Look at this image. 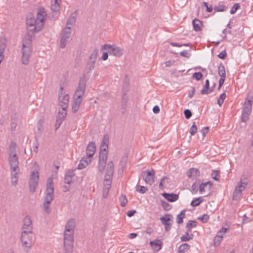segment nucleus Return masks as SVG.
Instances as JSON below:
<instances>
[{
    "instance_id": "obj_1",
    "label": "nucleus",
    "mask_w": 253,
    "mask_h": 253,
    "mask_svg": "<svg viewBox=\"0 0 253 253\" xmlns=\"http://www.w3.org/2000/svg\"><path fill=\"white\" fill-rule=\"evenodd\" d=\"M46 194L43 202V208L44 212L49 214L51 212L49 207L54 197V186L52 177L48 178L46 184Z\"/></svg>"
},
{
    "instance_id": "obj_2",
    "label": "nucleus",
    "mask_w": 253,
    "mask_h": 253,
    "mask_svg": "<svg viewBox=\"0 0 253 253\" xmlns=\"http://www.w3.org/2000/svg\"><path fill=\"white\" fill-rule=\"evenodd\" d=\"M74 233L64 231L63 238L64 253H73Z\"/></svg>"
},
{
    "instance_id": "obj_3",
    "label": "nucleus",
    "mask_w": 253,
    "mask_h": 253,
    "mask_svg": "<svg viewBox=\"0 0 253 253\" xmlns=\"http://www.w3.org/2000/svg\"><path fill=\"white\" fill-rule=\"evenodd\" d=\"M31 41L30 39H23L22 41V63L27 65L31 53Z\"/></svg>"
},
{
    "instance_id": "obj_4",
    "label": "nucleus",
    "mask_w": 253,
    "mask_h": 253,
    "mask_svg": "<svg viewBox=\"0 0 253 253\" xmlns=\"http://www.w3.org/2000/svg\"><path fill=\"white\" fill-rule=\"evenodd\" d=\"M114 169V165L113 161L109 162L107 166L106 174L104 178L105 183L103 186V187H105V189L106 190L107 192H109L111 186Z\"/></svg>"
},
{
    "instance_id": "obj_5",
    "label": "nucleus",
    "mask_w": 253,
    "mask_h": 253,
    "mask_svg": "<svg viewBox=\"0 0 253 253\" xmlns=\"http://www.w3.org/2000/svg\"><path fill=\"white\" fill-rule=\"evenodd\" d=\"M20 240L24 251L27 253L29 252L33 244L32 233H26V231H22Z\"/></svg>"
},
{
    "instance_id": "obj_6",
    "label": "nucleus",
    "mask_w": 253,
    "mask_h": 253,
    "mask_svg": "<svg viewBox=\"0 0 253 253\" xmlns=\"http://www.w3.org/2000/svg\"><path fill=\"white\" fill-rule=\"evenodd\" d=\"M101 50H105L108 52L110 55L116 57H120L123 55V50L115 44H104L102 46Z\"/></svg>"
},
{
    "instance_id": "obj_7",
    "label": "nucleus",
    "mask_w": 253,
    "mask_h": 253,
    "mask_svg": "<svg viewBox=\"0 0 253 253\" xmlns=\"http://www.w3.org/2000/svg\"><path fill=\"white\" fill-rule=\"evenodd\" d=\"M8 161L11 171H19V162L15 151L9 153Z\"/></svg>"
},
{
    "instance_id": "obj_8",
    "label": "nucleus",
    "mask_w": 253,
    "mask_h": 253,
    "mask_svg": "<svg viewBox=\"0 0 253 253\" xmlns=\"http://www.w3.org/2000/svg\"><path fill=\"white\" fill-rule=\"evenodd\" d=\"M38 21L32 15H30L26 19V24L27 25V31L33 32H39L41 30L37 28L39 25Z\"/></svg>"
},
{
    "instance_id": "obj_9",
    "label": "nucleus",
    "mask_w": 253,
    "mask_h": 253,
    "mask_svg": "<svg viewBox=\"0 0 253 253\" xmlns=\"http://www.w3.org/2000/svg\"><path fill=\"white\" fill-rule=\"evenodd\" d=\"M98 52V48L95 47L88 57L86 64V68L89 71H91L94 68V64L96 61Z\"/></svg>"
},
{
    "instance_id": "obj_10",
    "label": "nucleus",
    "mask_w": 253,
    "mask_h": 253,
    "mask_svg": "<svg viewBox=\"0 0 253 253\" xmlns=\"http://www.w3.org/2000/svg\"><path fill=\"white\" fill-rule=\"evenodd\" d=\"M46 16L47 13L45 9L42 7H39L36 18L39 22V25L37 26V28L39 30H41L43 27Z\"/></svg>"
},
{
    "instance_id": "obj_11",
    "label": "nucleus",
    "mask_w": 253,
    "mask_h": 253,
    "mask_svg": "<svg viewBox=\"0 0 253 253\" xmlns=\"http://www.w3.org/2000/svg\"><path fill=\"white\" fill-rule=\"evenodd\" d=\"M39 173L38 171H33L30 175L29 180V188L31 192L34 193L38 184Z\"/></svg>"
},
{
    "instance_id": "obj_12",
    "label": "nucleus",
    "mask_w": 253,
    "mask_h": 253,
    "mask_svg": "<svg viewBox=\"0 0 253 253\" xmlns=\"http://www.w3.org/2000/svg\"><path fill=\"white\" fill-rule=\"evenodd\" d=\"M71 36V27L66 26L60 39V46L61 48H64L66 47L67 43L68 42Z\"/></svg>"
},
{
    "instance_id": "obj_13",
    "label": "nucleus",
    "mask_w": 253,
    "mask_h": 253,
    "mask_svg": "<svg viewBox=\"0 0 253 253\" xmlns=\"http://www.w3.org/2000/svg\"><path fill=\"white\" fill-rule=\"evenodd\" d=\"M173 216L171 214L167 213L160 218V220L162 224L165 226V230L166 232H169L171 228L173 223Z\"/></svg>"
},
{
    "instance_id": "obj_14",
    "label": "nucleus",
    "mask_w": 253,
    "mask_h": 253,
    "mask_svg": "<svg viewBox=\"0 0 253 253\" xmlns=\"http://www.w3.org/2000/svg\"><path fill=\"white\" fill-rule=\"evenodd\" d=\"M86 80L84 77L81 78L78 87L76 89L74 96L82 99L86 87Z\"/></svg>"
},
{
    "instance_id": "obj_15",
    "label": "nucleus",
    "mask_w": 253,
    "mask_h": 253,
    "mask_svg": "<svg viewBox=\"0 0 253 253\" xmlns=\"http://www.w3.org/2000/svg\"><path fill=\"white\" fill-rule=\"evenodd\" d=\"M141 175L146 183L152 185L154 182L155 171L154 169L142 171Z\"/></svg>"
},
{
    "instance_id": "obj_16",
    "label": "nucleus",
    "mask_w": 253,
    "mask_h": 253,
    "mask_svg": "<svg viewBox=\"0 0 253 253\" xmlns=\"http://www.w3.org/2000/svg\"><path fill=\"white\" fill-rule=\"evenodd\" d=\"M69 98V96L67 94L63 95L60 94H59V105L62 108V111H61V112L66 111Z\"/></svg>"
},
{
    "instance_id": "obj_17",
    "label": "nucleus",
    "mask_w": 253,
    "mask_h": 253,
    "mask_svg": "<svg viewBox=\"0 0 253 253\" xmlns=\"http://www.w3.org/2000/svg\"><path fill=\"white\" fill-rule=\"evenodd\" d=\"M23 221L22 231H26V233H32L33 226L30 217L29 215H26L23 218Z\"/></svg>"
},
{
    "instance_id": "obj_18",
    "label": "nucleus",
    "mask_w": 253,
    "mask_h": 253,
    "mask_svg": "<svg viewBox=\"0 0 253 253\" xmlns=\"http://www.w3.org/2000/svg\"><path fill=\"white\" fill-rule=\"evenodd\" d=\"M253 103V96H251L250 99L246 98L243 107L242 113L246 114H250L252 111Z\"/></svg>"
},
{
    "instance_id": "obj_19",
    "label": "nucleus",
    "mask_w": 253,
    "mask_h": 253,
    "mask_svg": "<svg viewBox=\"0 0 253 253\" xmlns=\"http://www.w3.org/2000/svg\"><path fill=\"white\" fill-rule=\"evenodd\" d=\"M61 0H54V3H52L50 9L52 11V17L54 19L58 17L60 9V3Z\"/></svg>"
},
{
    "instance_id": "obj_20",
    "label": "nucleus",
    "mask_w": 253,
    "mask_h": 253,
    "mask_svg": "<svg viewBox=\"0 0 253 253\" xmlns=\"http://www.w3.org/2000/svg\"><path fill=\"white\" fill-rule=\"evenodd\" d=\"M76 227V221L74 218L68 220L65 226V230L66 232L74 233Z\"/></svg>"
},
{
    "instance_id": "obj_21",
    "label": "nucleus",
    "mask_w": 253,
    "mask_h": 253,
    "mask_svg": "<svg viewBox=\"0 0 253 253\" xmlns=\"http://www.w3.org/2000/svg\"><path fill=\"white\" fill-rule=\"evenodd\" d=\"M67 115V111L58 112V115L56 118V121L55 125V130H57L60 126L63 121L65 119Z\"/></svg>"
},
{
    "instance_id": "obj_22",
    "label": "nucleus",
    "mask_w": 253,
    "mask_h": 253,
    "mask_svg": "<svg viewBox=\"0 0 253 253\" xmlns=\"http://www.w3.org/2000/svg\"><path fill=\"white\" fill-rule=\"evenodd\" d=\"M96 145L94 142H90L86 149V154L88 158H91L96 151Z\"/></svg>"
},
{
    "instance_id": "obj_23",
    "label": "nucleus",
    "mask_w": 253,
    "mask_h": 253,
    "mask_svg": "<svg viewBox=\"0 0 253 253\" xmlns=\"http://www.w3.org/2000/svg\"><path fill=\"white\" fill-rule=\"evenodd\" d=\"M150 244L154 250L158 252L161 250L163 243L161 240L156 239L151 241Z\"/></svg>"
},
{
    "instance_id": "obj_24",
    "label": "nucleus",
    "mask_w": 253,
    "mask_h": 253,
    "mask_svg": "<svg viewBox=\"0 0 253 253\" xmlns=\"http://www.w3.org/2000/svg\"><path fill=\"white\" fill-rule=\"evenodd\" d=\"M162 195L170 202H175L179 198L178 195L174 193H163Z\"/></svg>"
},
{
    "instance_id": "obj_25",
    "label": "nucleus",
    "mask_w": 253,
    "mask_h": 253,
    "mask_svg": "<svg viewBox=\"0 0 253 253\" xmlns=\"http://www.w3.org/2000/svg\"><path fill=\"white\" fill-rule=\"evenodd\" d=\"M75 175V170L70 169L66 172L64 182L65 183L70 184L72 181V178Z\"/></svg>"
},
{
    "instance_id": "obj_26",
    "label": "nucleus",
    "mask_w": 253,
    "mask_h": 253,
    "mask_svg": "<svg viewBox=\"0 0 253 253\" xmlns=\"http://www.w3.org/2000/svg\"><path fill=\"white\" fill-rule=\"evenodd\" d=\"M200 172L197 169L191 168L188 170L187 175L189 178L195 179L200 175Z\"/></svg>"
},
{
    "instance_id": "obj_27",
    "label": "nucleus",
    "mask_w": 253,
    "mask_h": 253,
    "mask_svg": "<svg viewBox=\"0 0 253 253\" xmlns=\"http://www.w3.org/2000/svg\"><path fill=\"white\" fill-rule=\"evenodd\" d=\"M248 185V180L246 178L241 179L238 185L235 187V190L239 192L242 191L246 188Z\"/></svg>"
},
{
    "instance_id": "obj_28",
    "label": "nucleus",
    "mask_w": 253,
    "mask_h": 253,
    "mask_svg": "<svg viewBox=\"0 0 253 253\" xmlns=\"http://www.w3.org/2000/svg\"><path fill=\"white\" fill-rule=\"evenodd\" d=\"M82 99L78 97H76L74 96V101L72 105V111L73 113H76L81 104Z\"/></svg>"
},
{
    "instance_id": "obj_29",
    "label": "nucleus",
    "mask_w": 253,
    "mask_h": 253,
    "mask_svg": "<svg viewBox=\"0 0 253 253\" xmlns=\"http://www.w3.org/2000/svg\"><path fill=\"white\" fill-rule=\"evenodd\" d=\"M192 24L193 29L195 31L199 32L201 31V26H203V25L200 20L195 18L194 20H193Z\"/></svg>"
},
{
    "instance_id": "obj_30",
    "label": "nucleus",
    "mask_w": 253,
    "mask_h": 253,
    "mask_svg": "<svg viewBox=\"0 0 253 253\" xmlns=\"http://www.w3.org/2000/svg\"><path fill=\"white\" fill-rule=\"evenodd\" d=\"M212 91V89L210 88V81L208 79H207L205 82V84L203 89L201 91V93L202 94H207L211 92Z\"/></svg>"
},
{
    "instance_id": "obj_31",
    "label": "nucleus",
    "mask_w": 253,
    "mask_h": 253,
    "mask_svg": "<svg viewBox=\"0 0 253 253\" xmlns=\"http://www.w3.org/2000/svg\"><path fill=\"white\" fill-rule=\"evenodd\" d=\"M108 157L107 150H100L98 161L106 162Z\"/></svg>"
},
{
    "instance_id": "obj_32",
    "label": "nucleus",
    "mask_w": 253,
    "mask_h": 253,
    "mask_svg": "<svg viewBox=\"0 0 253 253\" xmlns=\"http://www.w3.org/2000/svg\"><path fill=\"white\" fill-rule=\"evenodd\" d=\"M108 142H109V138L107 135H105L103 138L102 141L101 145H100V149L102 150H107L108 148Z\"/></svg>"
},
{
    "instance_id": "obj_33",
    "label": "nucleus",
    "mask_w": 253,
    "mask_h": 253,
    "mask_svg": "<svg viewBox=\"0 0 253 253\" xmlns=\"http://www.w3.org/2000/svg\"><path fill=\"white\" fill-rule=\"evenodd\" d=\"M214 12H222L224 11L226 9V7L223 4V2H219L217 5L214 6L213 8Z\"/></svg>"
},
{
    "instance_id": "obj_34",
    "label": "nucleus",
    "mask_w": 253,
    "mask_h": 253,
    "mask_svg": "<svg viewBox=\"0 0 253 253\" xmlns=\"http://www.w3.org/2000/svg\"><path fill=\"white\" fill-rule=\"evenodd\" d=\"M185 210H183L181 211L180 213L176 216V222L177 224H180L183 222V218L185 217Z\"/></svg>"
},
{
    "instance_id": "obj_35",
    "label": "nucleus",
    "mask_w": 253,
    "mask_h": 253,
    "mask_svg": "<svg viewBox=\"0 0 253 253\" xmlns=\"http://www.w3.org/2000/svg\"><path fill=\"white\" fill-rule=\"evenodd\" d=\"M190 246L187 243L182 244L178 248L177 252L179 253H185L190 249Z\"/></svg>"
},
{
    "instance_id": "obj_36",
    "label": "nucleus",
    "mask_w": 253,
    "mask_h": 253,
    "mask_svg": "<svg viewBox=\"0 0 253 253\" xmlns=\"http://www.w3.org/2000/svg\"><path fill=\"white\" fill-rule=\"evenodd\" d=\"M76 17L77 16L75 13H72L67 21L66 26L69 25H74L76 22Z\"/></svg>"
},
{
    "instance_id": "obj_37",
    "label": "nucleus",
    "mask_w": 253,
    "mask_h": 253,
    "mask_svg": "<svg viewBox=\"0 0 253 253\" xmlns=\"http://www.w3.org/2000/svg\"><path fill=\"white\" fill-rule=\"evenodd\" d=\"M218 74L220 77L226 78L225 67L222 63H220L218 67Z\"/></svg>"
},
{
    "instance_id": "obj_38",
    "label": "nucleus",
    "mask_w": 253,
    "mask_h": 253,
    "mask_svg": "<svg viewBox=\"0 0 253 253\" xmlns=\"http://www.w3.org/2000/svg\"><path fill=\"white\" fill-rule=\"evenodd\" d=\"M208 185H209V189H211L212 183L210 181H207L206 182L202 183L199 185V191L200 193H203L205 192V188L206 186H207Z\"/></svg>"
},
{
    "instance_id": "obj_39",
    "label": "nucleus",
    "mask_w": 253,
    "mask_h": 253,
    "mask_svg": "<svg viewBox=\"0 0 253 253\" xmlns=\"http://www.w3.org/2000/svg\"><path fill=\"white\" fill-rule=\"evenodd\" d=\"M169 178L167 176L163 177L159 183V187L161 190H164L165 188V184L169 183L168 180Z\"/></svg>"
},
{
    "instance_id": "obj_40",
    "label": "nucleus",
    "mask_w": 253,
    "mask_h": 253,
    "mask_svg": "<svg viewBox=\"0 0 253 253\" xmlns=\"http://www.w3.org/2000/svg\"><path fill=\"white\" fill-rule=\"evenodd\" d=\"M197 222L195 220H189L186 225L187 231L191 232V229L197 226Z\"/></svg>"
},
{
    "instance_id": "obj_41",
    "label": "nucleus",
    "mask_w": 253,
    "mask_h": 253,
    "mask_svg": "<svg viewBox=\"0 0 253 253\" xmlns=\"http://www.w3.org/2000/svg\"><path fill=\"white\" fill-rule=\"evenodd\" d=\"M19 171H11V183L13 185H16L18 181V173Z\"/></svg>"
},
{
    "instance_id": "obj_42",
    "label": "nucleus",
    "mask_w": 253,
    "mask_h": 253,
    "mask_svg": "<svg viewBox=\"0 0 253 253\" xmlns=\"http://www.w3.org/2000/svg\"><path fill=\"white\" fill-rule=\"evenodd\" d=\"M88 165V162L87 160L82 159L80 161L79 164L78 165L77 169H82L85 168Z\"/></svg>"
},
{
    "instance_id": "obj_43",
    "label": "nucleus",
    "mask_w": 253,
    "mask_h": 253,
    "mask_svg": "<svg viewBox=\"0 0 253 253\" xmlns=\"http://www.w3.org/2000/svg\"><path fill=\"white\" fill-rule=\"evenodd\" d=\"M203 199L200 197L197 198L192 201L191 205L193 207L198 206L203 202Z\"/></svg>"
},
{
    "instance_id": "obj_44",
    "label": "nucleus",
    "mask_w": 253,
    "mask_h": 253,
    "mask_svg": "<svg viewBox=\"0 0 253 253\" xmlns=\"http://www.w3.org/2000/svg\"><path fill=\"white\" fill-rule=\"evenodd\" d=\"M136 191L141 194H144L148 191V188L144 186L137 185L136 186Z\"/></svg>"
},
{
    "instance_id": "obj_45",
    "label": "nucleus",
    "mask_w": 253,
    "mask_h": 253,
    "mask_svg": "<svg viewBox=\"0 0 253 253\" xmlns=\"http://www.w3.org/2000/svg\"><path fill=\"white\" fill-rule=\"evenodd\" d=\"M119 202L120 203L121 206L122 207H125L127 203V200L126 198V196L122 194L119 198Z\"/></svg>"
},
{
    "instance_id": "obj_46",
    "label": "nucleus",
    "mask_w": 253,
    "mask_h": 253,
    "mask_svg": "<svg viewBox=\"0 0 253 253\" xmlns=\"http://www.w3.org/2000/svg\"><path fill=\"white\" fill-rule=\"evenodd\" d=\"M161 206L165 211H169L172 208V206L168 203L163 200L161 201Z\"/></svg>"
},
{
    "instance_id": "obj_47",
    "label": "nucleus",
    "mask_w": 253,
    "mask_h": 253,
    "mask_svg": "<svg viewBox=\"0 0 253 253\" xmlns=\"http://www.w3.org/2000/svg\"><path fill=\"white\" fill-rule=\"evenodd\" d=\"M106 165V162L98 161L97 167L100 172H102L104 170Z\"/></svg>"
},
{
    "instance_id": "obj_48",
    "label": "nucleus",
    "mask_w": 253,
    "mask_h": 253,
    "mask_svg": "<svg viewBox=\"0 0 253 253\" xmlns=\"http://www.w3.org/2000/svg\"><path fill=\"white\" fill-rule=\"evenodd\" d=\"M226 96V94L223 92L222 94H220L219 96V97L217 99V104L219 106H221V105L223 104L224 99H225Z\"/></svg>"
},
{
    "instance_id": "obj_49",
    "label": "nucleus",
    "mask_w": 253,
    "mask_h": 253,
    "mask_svg": "<svg viewBox=\"0 0 253 253\" xmlns=\"http://www.w3.org/2000/svg\"><path fill=\"white\" fill-rule=\"evenodd\" d=\"M228 228L225 227H222L217 233L216 236L220 237L222 239L223 235L225 234L228 230Z\"/></svg>"
},
{
    "instance_id": "obj_50",
    "label": "nucleus",
    "mask_w": 253,
    "mask_h": 253,
    "mask_svg": "<svg viewBox=\"0 0 253 253\" xmlns=\"http://www.w3.org/2000/svg\"><path fill=\"white\" fill-rule=\"evenodd\" d=\"M209 215L207 214H203L202 216H199L198 219L201 220L203 223H207L209 219Z\"/></svg>"
},
{
    "instance_id": "obj_51",
    "label": "nucleus",
    "mask_w": 253,
    "mask_h": 253,
    "mask_svg": "<svg viewBox=\"0 0 253 253\" xmlns=\"http://www.w3.org/2000/svg\"><path fill=\"white\" fill-rule=\"evenodd\" d=\"M197 131V127L196 125V123L194 122L193 123L192 126H191V127L190 128L189 133H190V134L191 135H194L196 133Z\"/></svg>"
},
{
    "instance_id": "obj_52",
    "label": "nucleus",
    "mask_w": 253,
    "mask_h": 253,
    "mask_svg": "<svg viewBox=\"0 0 253 253\" xmlns=\"http://www.w3.org/2000/svg\"><path fill=\"white\" fill-rule=\"evenodd\" d=\"M240 5L239 3H235L231 8L230 13L231 14H234L236 11L240 8Z\"/></svg>"
},
{
    "instance_id": "obj_53",
    "label": "nucleus",
    "mask_w": 253,
    "mask_h": 253,
    "mask_svg": "<svg viewBox=\"0 0 253 253\" xmlns=\"http://www.w3.org/2000/svg\"><path fill=\"white\" fill-rule=\"evenodd\" d=\"M203 75L201 72H195L193 73L192 78L197 81H200L203 77Z\"/></svg>"
},
{
    "instance_id": "obj_54",
    "label": "nucleus",
    "mask_w": 253,
    "mask_h": 253,
    "mask_svg": "<svg viewBox=\"0 0 253 253\" xmlns=\"http://www.w3.org/2000/svg\"><path fill=\"white\" fill-rule=\"evenodd\" d=\"M242 195L241 192H239L236 190H234L233 195V200L237 201L241 197Z\"/></svg>"
},
{
    "instance_id": "obj_55",
    "label": "nucleus",
    "mask_w": 253,
    "mask_h": 253,
    "mask_svg": "<svg viewBox=\"0 0 253 253\" xmlns=\"http://www.w3.org/2000/svg\"><path fill=\"white\" fill-rule=\"evenodd\" d=\"M219 170H212V172L211 173V175L212 178L214 180H215L216 181H218L219 180V179L217 177V176L219 174Z\"/></svg>"
},
{
    "instance_id": "obj_56",
    "label": "nucleus",
    "mask_w": 253,
    "mask_h": 253,
    "mask_svg": "<svg viewBox=\"0 0 253 253\" xmlns=\"http://www.w3.org/2000/svg\"><path fill=\"white\" fill-rule=\"evenodd\" d=\"M222 239L220 237L215 236L214 239V246H218L220 244Z\"/></svg>"
},
{
    "instance_id": "obj_57",
    "label": "nucleus",
    "mask_w": 253,
    "mask_h": 253,
    "mask_svg": "<svg viewBox=\"0 0 253 253\" xmlns=\"http://www.w3.org/2000/svg\"><path fill=\"white\" fill-rule=\"evenodd\" d=\"M189 231H186L185 233V234L181 237L180 240L182 242H187L189 241L188 236H189Z\"/></svg>"
},
{
    "instance_id": "obj_58",
    "label": "nucleus",
    "mask_w": 253,
    "mask_h": 253,
    "mask_svg": "<svg viewBox=\"0 0 253 253\" xmlns=\"http://www.w3.org/2000/svg\"><path fill=\"white\" fill-rule=\"evenodd\" d=\"M184 114L186 119H189L192 116V112L189 109H185Z\"/></svg>"
},
{
    "instance_id": "obj_59",
    "label": "nucleus",
    "mask_w": 253,
    "mask_h": 253,
    "mask_svg": "<svg viewBox=\"0 0 253 253\" xmlns=\"http://www.w3.org/2000/svg\"><path fill=\"white\" fill-rule=\"evenodd\" d=\"M127 99H128V98H127V96L126 95V93H124L122 95V103L123 105H124L125 106H126V105Z\"/></svg>"
},
{
    "instance_id": "obj_60",
    "label": "nucleus",
    "mask_w": 253,
    "mask_h": 253,
    "mask_svg": "<svg viewBox=\"0 0 253 253\" xmlns=\"http://www.w3.org/2000/svg\"><path fill=\"white\" fill-rule=\"evenodd\" d=\"M180 55L181 56L186 57L187 58H189L190 56H191V54L189 52H188L186 50L182 51L180 52Z\"/></svg>"
},
{
    "instance_id": "obj_61",
    "label": "nucleus",
    "mask_w": 253,
    "mask_h": 253,
    "mask_svg": "<svg viewBox=\"0 0 253 253\" xmlns=\"http://www.w3.org/2000/svg\"><path fill=\"white\" fill-rule=\"evenodd\" d=\"M250 114H246L242 113V121L243 122H246L249 119V116Z\"/></svg>"
},
{
    "instance_id": "obj_62",
    "label": "nucleus",
    "mask_w": 253,
    "mask_h": 253,
    "mask_svg": "<svg viewBox=\"0 0 253 253\" xmlns=\"http://www.w3.org/2000/svg\"><path fill=\"white\" fill-rule=\"evenodd\" d=\"M217 56L221 59H224L226 56H227V53H226V52L225 51V50H224L223 51H222V52H221Z\"/></svg>"
},
{
    "instance_id": "obj_63",
    "label": "nucleus",
    "mask_w": 253,
    "mask_h": 253,
    "mask_svg": "<svg viewBox=\"0 0 253 253\" xmlns=\"http://www.w3.org/2000/svg\"><path fill=\"white\" fill-rule=\"evenodd\" d=\"M199 184V183L198 184H197L196 182H194L191 186L192 190L195 193H197L198 192V185Z\"/></svg>"
},
{
    "instance_id": "obj_64",
    "label": "nucleus",
    "mask_w": 253,
    "mask_h": 253,
    "mask_svg": "<svg viewBox=\"0 0 253 253\" xmlns=\"http://www.w3.org/2000/svg\"><path fill=\"white\" fill-rule=\"evenodd\" d=\"M15 147H16V144L14 142H11L10 143V146H9V153H11V151H15Z\"/></svg>"
}]
</instances>
